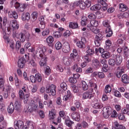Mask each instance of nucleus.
Here are the masks:
<instances>
[{
    "mask_svg": "<svg viewBox=\"0 0 129 129\" xmlns=\"http://www.w3.org/2000/svg\"><path fill=\"white\" fill-rule=\"evenodd\" d=\"M27 125L28 129H34L35 127V123L33 121H27L26 122Z\"/></svg>",
    "mask_w": 129,
    "mask_h": 129,
    "instance_id": "obj_33",
    "label": "nucleus"
},
{
    "mask_svg": "<svg viewBox=\"0 0 129 129\" xmlns=\"http://www.w3.org/2000/svg\"><path fill=\"white\" fill-rule=\"evenodd\" d=\"M12 27L13 28V31L15 30H18L19 29V24L17 22V20H13L11 22Z\"/></svg>",
    "mask_w": 129,
    "mask_h": 129,
    "instance_id": "obj_28",
    "label": "nucleus"
},
{
    "mask_svg": "<svg viewBox=\"0 0 129 129\" xmlns=\"http://www.w3.org/2000/svg\"><path fill=\"white\" fill-rule=\"evenodd\" d=\"M6 79H5V75L0 74V88H3L5 85Z\"/></svg>",
    "mask_w": 129,
    "mask_h": 129,
    "instance_id": "obj_27",
    "label": "nucleus"
},
{
    "mask_svg": "<svg viewBox=\"0 0 129 129\" xmlns=\"http://www.w3.org/2000/svg\"><path fill=\"white\" fill-rule=\"evenodd\" d=\"M129 16V10L128 12L122 13L118 14L117 17L119 19H121V18H128Z\"/></svg>",
    "mask_w": 129,
    "mask_h": 129,
    "instance_id": "obj_35",
    "label": "nucleus"
},
{
    "mask_svg": "<svg viewBox=\"0 0 129 129\" xmlns=\"http://www.w3.org/2000/svg\"><path fill=\"white\" fill-rule=\"evenodd\" d=\"M46 47L44 46H39L37 47L35 53L36 56H39L42 58L39 62V65L41 67L46 66V62H47V57H46Z\"/></svg>",
    "mask_w": 129,
    "mask_h": 129,
    "instance_id": "obj_2",
    "label": "nucleus"
},
{
    "mask_svg": "<svg viewBox=\"0 0 129 129\" xmlns=\"http://www.w3.org/2000/svg\"><path fill=\"white\" fill-rule=\"evenodd\" d=\"M8 16L9 18H14V19H17L18 18V13L16 11H9Z\"/></svg>",
    "mask_w": 129,
    "mask_h": 129,
    "instance_id": "obj_24",
    "label": "nucleus"
},
{
    "mask_svg": "<svg viewBox=\"0 0 129 129\" xmlns=\"http://www.w3.org/2000/svg\"><path fill=\"white\" fill-rule=\"evenodd\" d=\"M60 88L63 89V90H67L68 86L67 84L65 82H62L60 84Z\"/></svg>",
    "mask_w": 129,
    "mask_h": 129,
    "instance_id": "obj_55",
    "label": "nucleus"
},
{
    "mask_svg": "<svg viewBox=\"0 0 129 129\" xmlns=\"http://www.w3.org/2000/svg\"><path fill=\"white\" fill-rule=\"evenodd\" d=\"M82 86L83 90L84 91H86L87 89H88V85H87V83H86V81H82Z\"/></svg>",
    "mask_w": 129,
    "mask_h": 129,
    "instance_id": "obj_46",
    "label": "nucleus"
},
{
    "mask_svg": "<svg viewBox=\"0 0 129 129\" xmlns=\"http://www.w3.org/2000/svg\"><path fill=\"white\" fill-rule=\"evenodd\" d=\"M62 61L66 66H70V65H71V64L74 62V60H73V59L71 58L70 57L64 56L62 58Z\"/></svg>",
    "mask_w": 129,
    "mask_h": 129,
    "instance_id": "obj_16",
    "label": "nucleus"
},
{
    "mask_svg": "<svg viewBox=\"0 0 129 129\" xmlns=\"http://www.w3.org/2000/svg\"><path fill=\"white\" fill-rule=\"evenodd\" d=\"M104 91L105 93L106 94L110 93V92H111V87L110 86V85H106Z\"/></svg>",
    "mask_w": 129,
    "mask_h": 129,
    "instance_id": "obj_48",
    "label": "nucleus"
},
{
    "mask_svg": "<svg viewBox=\"0 0 129 129\" xmlns=\"http://www.w3.org/2000/svg\"><path fill=\"white\" fill-rule=\"evenodd\" d=\"M76 45L78 48L81 49H84L85 48V44L82 41H78L76 43Z\"/></svg>",
    "mask_w": 129,
    "mask_h": 129,
    "instance_id": "obj_38",
    "label": "nucleus"
},
{
    "mask_svg": "<svg viewBox=\"0 0 129 129\" xmlns=\"http://www.w3.org/2000/svg\"><path fill=\"white\" fill-rule=\"evenodd\" d=\"M69 27L71 29H77L78 28V23L77 22H70Z\"/></svg>",
    "mask_w": 129,
    "mask_h": 129,
    "instance_id": "obj_40",
    "label": "nucleus"
},
{
    "mask_svg": "<svg viewBox=\"0 0 129 129\" xmlns=\"http://www.w3.org/2000/svg\"><path fill=\"white\" fill-rule=\"evenodd\" d=\"M53 36L56 39L61 38L62 36V33L60 31H55L53 33Z\"/></svg>",
    "mask_w": 129,
    "mask_h": 129,
    "instance_id": "obj_41",
    "label": "nucleus"
},
{
    "mask_svg": "<svg viewBox=\"0 0 129 129\" xmlns=\"http://www.w3.org/2000/svg\"><path fill=\"white\" fill-rule=\"evenodd\" d=\"M26 64V59L25 57L20 58L18 61V66L19 68H24Z\"/></svg>",
    "mask_w": 129,
    "mask_h": 129,
    "instance_id": "obj_20",
    "label": "nucleus"
},
{
    "mask_svg": "<svg viewBox=\"0 0 129 129\" xmlns=\"http://www.w3.org/2000/svg\"><path fill=\"white\" fill-rule=\"evenodd\" d=\"M14 108L16 110H18L21 108V103L18 101H16L14 103Z\"/></svg>",
    "mask_w": 129,
    "mask_h": 129,
    "instance_id": "obj_50",
    "label": "nucleus"
},
{
    "mask_svg": "<svg viewBox=\"0 0 129 129\" xmlns=\"http://www.w3.org/2000/svg\"><path fill=\"white\" fill-rule=\"evenodd\" d=\"M116 58H115V62H116V65L117 66L120 65L122 62V56L120 55V54H117L115 55Z\"/></svg>",
    "mask_w": 129,
    "mask_h": 129,
    "instance_id": "obj_23",
    "label": "nucleus"
},
{
    "mask_svg": "<svg viewBox=\"0 0 129 129\" xmlns=\"http://www.w3.org/2000/svg\"><path fill=\"white\" fill-rule=\"evenodd\" d=\"M82 26H86L87 24V17L86 16H83L82 18V21L81 22Z\"/></svg>",
    "mask_w": 129,
    "mask_h": 129,
    "instance_id": "obj_43",
    "label": "nucleus"
},
{
    "mask_svg": "<svg viewBox=\"0 0 129 129\" xmlns=\"http://www.w3.org/2000/svg\"><path fill=\"white\" fill-rule=\"evenodd\" d=\"M35 76L36 81H38V82H41L42 81V75L40 73H37Z\"/></svg>",
    "mask_w": 129,
    "mask_h": 129,
    "instance_id": "obj_45",
    "label": "nucleus"
},
{
    "mask_svg": "<svg viewBox=\"0 0 129 129\" xmlns=\"http://www.w3.org/2000/svg\"><path fill=\"white\" fill-rule=\"evenodd\" d=\"M40 24L41 25V28L42 29H45V17L41 16L39 18Z\"/></svg>",
    "mask_w": 129,
    "mask_h": 129,
    "instance_id": "obj_32",
    "label": "nucleus"
},
{
    "mask_svg": "<svg viewBox=\"0 0 129 129\" xmlns=\"http://www.w3.org/2000/svg\"><path fill=\"white\" fill-rule=\"evenodd\" d=\"M110 22L108 20H105L103 22V26L105 27V28H107L105 30L106 37H111L113 34L112 32V30H111V28L110 27Z\"/></svg>",
    "mask_w": 129,
    "mask_h": 129,
    "instance_id": "obj_7",
    "label": "nucleus"
},
{
    "mask_svg": "<svg viewBox=\"0 0 129 129\" xmlns=\"http://www.w3.org/2000/svg\"><path fill=\"white\" fill-rule=\"evenodd\" d=\"M7 21L8 19L7 17H4L3 19V18L2 17H0V31H2L4 33H6V30L7 29Z\"/></svg>",
    "mask_w": 129,
    "mask_h": 129,
    "instance_id": "obj_10",
    "label": "nucleus"
},
{
    "mask_svg": "<svg viewBox=\"0 0 129 129\" xmlns=\"http://www.w3.org/2000/svg\"><path fill=\"white\" fill-rule=\"evenodd\" d=\"M56 115H57V112L54 109H52L49 111L48 118L50 120H53L56 118Z\"/></svg>",
    "mask_w": 129,
    "mask_h": 129,
    "instance_id": "obj_17",
    "label": "nucleus"
},
{
    "mask_svg": "<svg viewBox=\"0 0 129 129\" xmlns=\"http://www.w3.org/2000/svg\"><path fill=\"white\" fill-rule=\"evenodd\" d=\"M69 82H70V83H72V84H74L76 83V82H77V80H76V79H75L74 77H72L70 78L69 79Z\"/></svg>",
    "mask_w": 129,
    "mask_h": 129,
    "instance_id": "obj_60",
    "label": "nucleus"
},
{
    "mask_svg": "<svg viewBox=\"0 0 129 129\" xmlns=\"http://www.w3.org/2000/svg\"><path fill=\"white\" fill-rule=\"evenodd\" d=\"M71 117L73 119L76 120V121H79L81 119L80 113L79 112H73L71 114Z\"/></svg>",
    "mask_w": 129,
    "mask_h": 129,
    "instance_id": "obj_18",
    "label": "nucleus"
},
{
    "mask_svg": "<svg viewBox=\"0 0 129 129\" xmlns=\"http://www.w3.org/2000/svg\"><path fill=\"white\" fill-rule=\"evenodd\" d=\"M38 103L40 108H44V104H43V101H42V100L36 97L30 98L28 101V111L29 112L37 111L38 109Z\"/></svg>",
    "mask_w": 129,
    "mask_h": 129,
    "instance_id": "obj_1",
    "label": "nucleus"
},
{
    "mask_svg": "<svg viewBox=\"0 0 129 129\" xmlns=\"http://www.w3.org/2000/svg\"><path fill=\"white\" fill-rule=\"evenodd\" d=\"M94 125H95V127L96 129H102V125L101 124H97V123L94 122Z\"/></svg>",
    "mask_w": 129,
    "mask_h": 129,
    "instance_id": "obj_61",
    "label": "nucleus"
},
{
    "mask_svg": "<svg viewBox=\"0 0 129 129\" xmlns=\"http://www.w3.org/2000/svg\"><path fill=\"white\" fill-rule=\"evenodd\" d=\"M21 20L24 21H27V22H29V21H30V13L28 12L22 13Z\"/></svg>",
    "mask_w": 129,
    "mask_h": 129,
    "instance_id": "obj_21",
    "label": "nucleus"
},
{
    "mask_svg": "<svg viewBox=\"0 0 129 129\" xmlns=\"http://www.w3.org/2000/svg\"><path fill=\"white\" fill-rule=\"evenodd\" d=\"M55 69L56 71H58L59 72H63V71H64L63 66H62L61 64H57L55 67Z\"/></svg>",
    "mask_w": 129,
    "mask_h": 129,
    "instance_id": "obj_42",
    "label": "nucleus"
},
{
    "mask_svg": "<svg viewBox=\"0 0 129 129\" xmlns=\"http://www.w3.org/2000/svg\"><path fill=\"white\" fill-rule=\"evenodd\" d=\"M119 10L120 12H125L127 10V7L124 4H119Z\"/></svg>",
    "mask_w": 129,
    "mask_h": 129,
    "instance_id": "obj_36",
    "label": "nucleus"
},
{
    "mask_svg": "<svg viewBox=\"0 0 129 129\" xmlns=\"http://www.w3.org/2000/svg\"><path fill=\"white\" fill-rule=\"evenodd\" d=\"M46 93H51L53 96L56 94V86L54 85H51L48 87H46Z\"/></svg>",
    "mask_w": 129,
    "mask_h": 129,
    "instance_id": "obj_13",
    "label": "nucleus"
},
{
    "mask_svg": "<svg viewBox=\"0 0 129 129\" xmlns=\"http://www.w3.org/2000/svg\"><path fill=\"white\" fill-rule=\"evenodd\" d=\"M93 107L94 108H96V109H100V108H102L103 107V104L101 103H96L93 105Z\"/></svg>",
    "mask_w": 129,
    "mask_h": 129,
    "instance_id": "obj_39",
    "label": "nucleus"
},
{
    "mask_svg": "<svg viewBox=\"0 0 129 129\" xmlns=\"http://www.w3.org/2000/svg\"><path fill=\"white\" fill-rule=\"evenodd\" d=\"M3 91L6 92L5 93V97H8L9 96V94L11 93V92H14V89L12 88V86L8 85V86H5L3 89Z\"/></svg>",
    "mask_w": 129,
    "mask_h": 129,
    "instance_id": "obj_15",
    "label": "nucleus"
},
{
    "mask_svg": "<svg viewBox=\"0 0 129 129\" xmlns=\"http://www.w3.org/2000/svg\"><path fill=\"white\" fill-rule=\"evenodd\" d=\"M98 25H99L98 21L95 20H91L87 25V29L93 32L94 34H98L99 33V29L96 27H98Z\"/></svg>",
    "mask_w": 129,
    "mask_h": 129,
    "instance_id": "obj_4",
    "label": "nucleus"
},
{
    "mask_svg": "<svg viewBox=\"0 0 129 129\" xmlns=\"http://www.w3.org/2000/svg\"><path fill=\"white\" fill-rule=\"evenodd\" d=\"M15 129H28L27 126L24 125V122L21 120H18L14 122Z\"/></svg>",
    "mask_w": 129,
    "mask_h": 129,
    "instance_id": "obj_12",
    "label": "nucleus"
},
{
    "mask_svg": "<svg viewBox=\"0 0 129 129\" xmlns=\"http://www.w3.org/2000/svg\"><path fill=\"white\" fill-rule=\"evenodd\" d=\"M71 97H72V94L70 90H68L67 94L64 96L63 99L64 101H67V100H69Z\"/></svg>",
    "mask_w": 129,
    "mask_h": 129,
    "instance_id": "obj_29",
    "label": "nucleus"
},
{
    "mask_svg": "<svg viewBox=\"0 0 129 129\" xmlns=\"http://www.w3.org/2000/svg\"><path fill=\"white\" fill-rule=\"evenodd\" d=\"M105 44H106V45L105 46V50H106L107 51H109V50L111 49V47H112L111 45L112 44V43H111V41H110L109 39H107L105 41Z\"/></svg>",
    "mask_w": 129,
    "mask_h": 129,
    "instance_id": "obj_26",
    "label": "nucleus"
},
{
    "mask_svg": "<svg viewBox=\"0 0 129 129\" xmlns=\"http://www.w3.org/2000/svg\"><path fill=\"white\" fill-rule=\"evenodd\" d=\"M103 115L105 118H108L112 113V108L110 106H106L103 108Z\"/></svg>",
    "mask_w": 129,
    "mask_h": 129,
    "instance_id": "obj_8",
    "label": "nucleus"
},
{
    "mask_svg": "<svg viewBox=\"0 0 129 129\" xmlns=\"http://www.w3.org/2000/svg\"><path fill=\"white\" fill-rule=\"evenodd\" d=\"M46 42L47 44H52L54 42V37L52 36H49L46 38Z\"/></svg>",
    "mask_w": 129,
    "mask_h": 129,
    "instance_id": "obj_49",
    "label": "nucleus"
},
{
    "mask_svg": "<svg viewBox=\"0 0 129 129\" xmlns=\"http://www.w3.org/2000/svg\"><path fill=\"white\" fill-rule=\"evenodd\" d=\"M65 123H66V125L69 126V127H71L72 124H73V123H74V122H73L70 120L67 119L65 121Z\"/></svg>",
    "mask_w": 129,
    "mask_h": 129,
    "instance_id": "obj_53",
    "label": "nucleus"
},
{
    "mask_svg": "<svg viewBox=\"0 0 129 129\" xmlns=\"http://www.w3.org/2000/svg\"><path fill=\"white\" fill-rule=\"evenodd\" d=\"M63 53H69L70 52V44L69 43L66 42L63 44V48H62Z\"/></svg>",
    "mask_w": 129,
    "mask_h": 129,
    "instance_id": "obj_19",
    "label": "nucleus"
},
{
    "mask_svg": "<svg viewBox=\"0 0 129 129\" xmlns=\"http://www.w3.org/2000/svg\"><path fill=\"white\" fill-rule=\"evenodd\" d=\"M100 62L99 61L98 59L94 58L93 59L92 67L94 69H97L100 67Z\"/></svg>",
    "mask_w": 129,
    "mask_h": 129,
    "instance_id": "obj_22",
    "label": "nucleus"
},
{
    "mask_svg": "<svg viewBox=\"0 0 129 129\" xmlns=\"http://www.w3.org/2000/svg\"><path fill=\"white\" fill-rule=\"evenodd\" d=\"M113 94L116 97H121V94H120V92L117 90L114 91Z\"/></svg>",
    "mask_w": 129,
    "mask_h": 129,
    "instance_id": "obj_62",
    "label": "nucleus"
},
{
    "mask_svg": "<svg viewBox=\"0 0 129 129\" xmlns=\"http://www.w3.org/2000/svg\"><path fill=\"white\" fill-rule=\"evenodd\" d=\"M124 58H128L129 57V49L127 47H124Z\"/></svg>",
    "mask_w": 129,
    "mask_h": 129,
    "instance_id": "obj_51",
    "label": "nucleus"
},
{
    "mask_svg": "<svg viewBox=\"0 0 129 129\" xmlns=\"http://www.w3.org/2000/svg\"><path fill=\"white\" fill-rule=\"evenodd\" d=\"M71 6L75 8V7H80L81 10H85L86 6L85 5V2L82 1H77L73 4H71Z\"/></svg>",
    "mask_w": 129,
    "mask_h": 129,
    "instance_id": "obj_11",
    "label": "nucleus"
},
{
    "mask_svg": "<svg viewBox=\"0 0 129 129\" xmlns=\"http://www.w3.org/2000/svg\"><path fill=\"white\" fill-rule=\"evenodd\" d=\"M45 73L46 75H50V74L51 73V69H50V67L48 66L46 67Z\"/></svg>",
    "mask_w": 129,
    "mask_h": 129,
    "instance_id": "obj_63",
    "label": "nucleus"
},
{
    "mask_svg": "<svg viewBox=\"0 0 129 129\" xmlns=\"http://www.w3.org/2000/svg\"><path fill=\"white\" fill-rule=\"evenodd\" d=\"M101 9V5L99 4H96L90 8L91 11H99Z\"/></svg>",
    "mask_w": 129,
    "mask_h": 129,
    "instance_id": "obj_34",
    "label": "nucleus"
},
{
    "mask_svg": "<svg viewBox=\"0 0 129 129\" xmlns=\"http://www.w3.org/2000/svg\"><path fill=\"white\" fill-rule=\"evenodd\" d=\"M108 70V65L103 64V68H102V72L106 73V72Z\"/></svg>",
    "mask_w": 129,
    "mask_h": 129,
    "instance_id": "obj_58",
    "label": "nucleus"
},
{
    "mask_svg": "<svg viewBox=\"0 0 129 129\" xmlns=\"http://www.w3.org/2000/svg\"><path fill=\"white\" fill-rule=\"evenodd\" d=\"M82 59H83L84 62H86L87 63H89V62H90V59H89V57H88V54L83 56Z\"/></svg>",
    "mask_w": 129,
    "mask_h": 129,
    "instance_id": "obj_54",
    "label": "nucleus"
},
{
    "mask_svg": "<svg viewBox=\"0 0 129 129\" xmlns=\"http://www.w3.org/2000/svg\"><path fill=\"white\" fill-rule=\"evenodd\" d=\"M3 38L5 42H7V43H9V45L10 46V48L14 50V45H15V42H14L13 40H10V38H9V36L7 35V33H4V35H3Z\"/></svg>",
    "mask_w": 129,
    "mask_h": 129,
    "instance_id": "obj_14",
    "label": "nucleus"
},
{
    "mask_svg": "<svg viewBox=\"0 0 129 129\" xmlns=\"http://www.w3.org/2000/svg\"><path fill=\"white\" fill-rule=\"evenodd\" d=\"M19 95L21 99H24V103H27V104H29V100H30L29 97H30V94H27L25 95V94L24 93L23 90H20L19 91Z\"/></svg>",
    "mask_w": 129,
    "mask_h": 129,
    "instance_id": "obj_9",
    "label": "nucleus"
},
{
    "mask_svg": "<svg viewBox=\"0 0 129 129\" xmlns=\"http://www.w3.org/2000/svg\"><path fill=\"white\" fill-rule=\"evenodd\" d=\"M11 4L15 8L17 11L19 12H23L25 11V9L28 7V4H20V3L13 0L11 2Z\"/></svg>",
    "mask_w": 129,
    "mask_h": 129,
    "instance_id": "obj_6",
    "label": "nucleus"
},
{
    "mask_svg": "<svg viewBox=\"0 0 129 129\" xmlns=\"http://www.w3.org/2000/svg\"><path fill=\"white\" fill-rule=\"evenodd\" d=\"M101 56L103 59H108L110 57V53L108 51H105L101 54Z\"/></svg>",
    "mask_w": 129,
    "mask_h": 129,
    "instance_id": "obj_37",
    "label": "nucleus"
},
{
    "mask_svg": "<svg viewBox=\"0 0 129 129\" xmlns=\"http://www.w3.org/2000/svg\"><path fill=\"white\" fill-rule=\"evenodd\" d=\"M55 47L56 50H60L62 48V43L60 41H58L55 43Z\"/></svg>",
    "mask_w": 129,
    "mask_h": 129,
    "instance_id": "obj_52",
    "label": "nucleus"
},
{
    "mask_svg": "<svg viewBox=\"0 0 129 129\" xmlns=\"http://www.w3.org/2000/svg\"><path fill=\"white\" fill-rule=\"evenodd\" d=\"M89 83L92 87L91 89H89L88 92H85L82 95L83 99H87V98H92L95 95V93L93 92V88L95 91L97 90V85L93 82V80H90L89 81Z\"/></svg>",
    "mask_w": 129,
    "mask_h": 129,
    "instance_id": "obj_3",
    "label": "nucleus"
},
{
    "mask_svg": "<svg viewBox=\"0 0 129 129\" xmlns=\"http://www.w3.org/2000/svg\"><path fill=\"white\" fill-rule=\"evenodd\" d=\"M8 113L12 114L15 111V106H14V104L11 103L10 106L7 108Z\"/></svg>",
    "mask_w": 129,
    "mask_h": 129,
    "instance_id": "obj_31",
    "label": "nucleus"
},
{
    "mask_svg": "<svg viewBox=\"0 0 129 129\" xmlns=\"http://www.w3.org/2000/svg\"><path fill=\"white\" fill-rule=\"evenodd\" d=\"M71 88L75 93H77V92L79 91V90L78 89V87L75 85L72 86Z\"/></svg>",
    "mask_w": 129,
    "mask_h": 129,
    "instance_id": "obj_57",
    "label": "nucleus"
},
{
    "mask_svg": "<svg viewBox=\"0 0 129 129\" xmlns=\"http://www.w3.org/2000/svg\"><path fill=\"white\" fill-rule=\"evenodd\" d=\"M117 70H118V71L116 74V77L120 78V77L121 76V74L124 73V69H122V68L120 67H119L117 68Z\"/></svg>",
    "mask_w": 129,
    "mask_h": 129,
    "instance_id": "obj_25",
    "label": "nucleus"
},
{
    "mask_svg": "<svg viewBox=\"0 0 129 129\" xmlns=\"http://www.w3.org/2000/svg\"><path fill=\"white\" fill-rule=\"evenodd\" d=\"M13 37H16L18 39H19L20 41L22 43H24L25 41H29V39H30V37H31V34L30 33L27 32L25 34L23 32H21L20 33H16L15 35H13Z\"/></svg>",
    "mask_w": 129,
    "mask_h": 129,
    "instance_id": "obj_5",
    "label": "nucleus"
},
{
    "mask_svg": "<svg viewBox=\"0 0 129 129\" xmlns=\"http://www.w3.org/2000/svg\"><path fill=\"white\" fill-rule=\"evenodd\" d=\"M31 17L32 18V22H35L38 18V13L37 12H33L31 14Z\"/></svg>",
    "mask_w": 129,
    "mask_h": 129,
    "instance_id": "obj_47",
    "label": "nucleus"
},
{
    "mask_svg": "<svg viewBox=\"0 0 129 129\" xmlns=\"http://www.w3.org/2000/svg\"><path fill=\"white\" fill-rule=\"evenodd\" d=\"M49 33H50V30H49V29H46L41 32L42 36L47 37V36L49 35Z\"/></svg>",
    "mask_w": 129,
    "mask_h": 129,
    "instance_id": "obj_44",
    "label": "nucleus"
},
{
    "mask_svg": "<svg viewBox=\"0 0 129 129\" xmlns=\"http://www.w3.org/2000/svg\"><path fill=\"white\" fill-rule=\"evenodd\" d=\"M74 105L76 106L77 109L81 107V104L80 102H79V101H75L74 102Z\"/></svg>",
    "mask_w": 129,
    "mask_h": 129,
    "instance_id": "obj_59",
    "label": "nucleus"
},
{
    "mask_svg": "<svg viewBox=\"0 0 129 129\" xmlns=\"http://www.w3.org/2000/svg\"><path fill=\"white\" fill-rule=\"evenodd\" d=\"M108 63L111 66H114L116 64L115 60L113 58H110L108 60Z\"/></svg>",
    "mask_w": 129,
    "mask_h": 129,
    "instance_id": "obj_56",
    "label": "nucleus"
},
{
    "mask_svg": "<svg viewBox=\"0 0 129 129\" xmlns=\"http://www.w3.org/2000/svg\"><path fill=\"white\" fill-rule=\"evenodd\" d=\"M59 115L60 117H64L66 116V112L64 110H61L59 112Z\"/></svg>",
    "mask_w": 129,
    "mask_h": 129,
    "instance_id": "obj_64",
    "label": "nucleus"
},
{
    "mask_svg": "<svg viewBox=\"0 0 129 129\" xmlns=\"http://www.w3.org/2000/svg\"><path fill=\"white\" fill-rule=\"evenodd\" d=\"M121 80L123 83H129V77L126 75V74L122 75Z\"/></svg>",
    "mask_w": 129,
    "mask_h": 129,
    "instance_id": "obj_30",
    "label": "nucleus"
}]
</instances>
